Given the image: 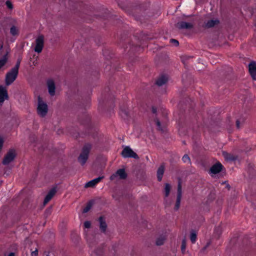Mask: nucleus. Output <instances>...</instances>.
<instances>
[{
    "mask_svg": "<svg viewBox=\"0 0 256 256\" xmlns=\"http://www.w3.org/2000/svg\"><path fill=\"white\" fill-rule=\"evenodd\" d=\"M38 114L42 118L46 116L48 112V106L40 96L38 98V106L36 108Z\"/></svg>",
    "mask_w": 256,
    "mask_h": 256,
    "instance_id": "1",
    "label": "nucleus"
},
{
    "mask_svg": "<svg viewBox=\"0 0 256 256\" xmlns=\"http://www.w3.org/2000/svg\"><path fill=\"white\" fill-rule=\"evenodd\" d=\"M92 148V145L87 144L82 148V151L78 157V162L83 166L86 162L88 158L90 151Z\"/></svg>",
    "mask_w": 256,
    "mask_h": 256,
    "instance_id": "2",
    "label": "nucleus"
},
{
    "mask_svg": "<svg viewBox=\"0 0 256 256\" xmlns=\"http://www.w3.org/2000/svg\"><path fill=\"white\" fill-rule=\"evenodd\" d=\"M18 70L12 68L6 76L5 82L6 86L11 84L16 78L18 74Z\"/></svg>",
    "mask_w": 256,
    "mask_h": 256,
    "instance_id": "3",
    "label": "nucleus"
},
{
    "mask_svg": "<svg viewBox=\"0 0 256 256\" xmlns=\"http://www.w3.org/2000/svg\"><path fill=\"white\" fill-rule=\"evenodd\" d=\"M16 156V151L14 150H10L4 158L2 163L4 165H8L12 162Z\"/></svg>",
    "mask_w": 256,
    "mask_h": 256,
    "instance_id": "4",
    "label": "nucleus"
},
{
    "mask_svg": "<svg viewBox=\"0 0 256 256\" xmlns=\"http://www.w3.org/2000/svg\"><path fill=\"white\" fill-rule=\"evenodd\" d=\"M122 156L125 158H132L135 159H138V154L134 152L129 146H126L122 152Z\"/></svg>",
    "mask_w": 256,
    "mask_h": 256,
    "instance_id": "5",
    "label": "nucleus"
},
{
    "mask_svg": "<svg viewBox=\"0 0 256 256\" xmlns=\"http://www.w3.org/2000/svg\"><path fill=\"white\" fill-rule=\"evenodd\" d=\"M36 46L34 50L38 53L42 52L44 46V36L43 35H39L36 39Z\"/></svg>",
    "mask_w": 256,
    "mask_h": 256,
    "instance_id": "6",
    "label": "nucleus"
},
{
    "mask_svg": "<svg viewBox=\"0 0 256 256\" xmlns=\"http://www.w3.org/2000/svg\"><path fill=\"white\" fill-rule=\"evenodd\" d=\"M127 174L125 172L124 169H119L116 172L110 176V180H118V178L119 177L120 179L124 180L126 178Z\"/></svg>",
    "mask_w": 256,
    "mask_h": 256,
    "instance_id": "7",
    "label": "nucleus"
},
{
    "mask_svg": "<svg viewBox=\"0 0 256 256\" xmlns=\"http://www.w3.org/2000/svg\"><path fill=\"white\" fill-rule=\"evenodd\" d=\"M194 22L180 21L176 24V27L178 29L190 30L194 28Z\"/></svg>",
    "mask_w": 256,
    "mask_h": 256,
    "instance_id": "8",
    "label": "nucleus"
},
{
    "mask_svg": "<svg viewBox=\"0 0 256 256\" xmlns=\"http://www.w3.org/2000/svg\"><path fill=\"white\" fill-rule=\"evenodd\" d=\"M182 196V189L180 182H179L178 186V192L176 202L174 206V209L175 210H178L180 206V200Z\"/></svg>",
    "mask_w": 256,
    "mask_h": 256,
    "instance_id": "9",
    "label": "nucleus"
},
{
    "mask_svg": "<svg viewBox=\"0 0 256 256\" xmlns=\"http://www.w3.org/2000/svg\"><path fill=\"white\" fill-rule=\"evenodd\" d=\"M48 92L50 96H54L56 94V84L52 79H49L46 82Z\"/></svg>",
    "mask_w": 256,
    "mask_h": 256,
    "instance_id": "10",
    "label": "nucleus"
},
{
    "mask_svg": "<svg viewBox=\"0 0 256 256\" xmlns=\"http://www.w3.org/2000/svg\"><path fill=\"white\" fill-rule=\"evenodd\" d=\"M8 98V94L6 88L0 86V104H2L4 100Z\"/></svg>",
    "mask_w": 256,
    "mask_h": 256,
    "instance_id": "11",
    "label": "nucleus"
},
{
    "mask_svg": "<svg viewBox=\"0 0 256 256\" xmlns=\"http://www.w3.org/2000/svg\"><path fill=\"white\" fill-rule=\"evenodd\" d=\"M248 68L252 77L256 80V63L254 62H251L248 65Z\"/></svg>",
    "mask_w": 256,
    "mask_h": 256,
    "instance_id": "12",
    "label": "nucleus"
},
{
    "mask_svg": "<svg viewBox=\"0 0 256 256\" xmlns=\"http://www.w3.org/2000/svg\"><path fill=\"white\" fill-rule=\"evenodd\" d=\"M104 178V176H99L96 178H94L90 182H88L84 186V188H93L97 184L101 181Z\"/></svg>",
    "mask_w": 256,
    "mask_h": 256,
    "instance_id": "13",
    "label": "nucleus"
},
{
    "mask_svg": "<svg viewBox=\"0 0 256 256\" xmlns=\"http://www.w3.org/2000/svg\"><path fill=\"white\" fill-rule=\"evenodd\" d=\"M56 192V188H52L50 190L44 198V205L46 204L53 198Z\"/></svg>",
    "mask_w": 256,
    "mask_h": 256,
    "instance_id": "14",
    "label": "nucleus"
},
{
    "mask_svg": "<svg viewBox=\"0 0 256 256\" xmlns=\"http://www.w3.org/2000/svg\"><path fill=\"white\" fill-rule=\"evenodd\" d=\"M222 164L220 162H218V163L214 164V165H213L211 167V168L210 169V171L212 174H216L220 172L222 170Z\"/></svg>",
    "mask_w": 256,
    "mask_h": 256,
    "instance_id": "15",
    "label": "nucleus"
},
{
    "mask_svg": "<svg viewBox=\"0 0 256 256\" xmlns=\"http://www.w3.org/2000/svg\"><path fill=\"white\" fill-rule=\"evenodd\" d=\"M165 167L164 164H162L158 168L156 172L158 180L160 182L164 172Z\"/></svg>",
    "mask_w": 256,
    "mask_h": 256,
    "instance_id": "16",
    "label": "nucleus"
},
{
    "mask_svg": "<svg viewBox=\"0 0 256 256\" xmlns=\"http://www.w3.org/2000/svg\"><path fill=\"white\" fill-rule=\"evenodd\" d=\"M99 222H100V230L102 232H105L106 231L107 228V225L105 220H104L102 217H100L99 218Z\"/></svg>",
    "mask_w": 256,
    "mask_h": 256,
    "instance_id": "17",
    "label": "nucleus"
},
{
    "mask_svg": "<svg viewBox=\"0 0 256 256\" xmlns=\"http://www.w3.org/2000/svg\"><path fill=\"white\" fill-rule=\"evenodd\" d=\"M168 80V78L166 76H162L160 78H158L156 80V84L158 86H162L163 84H165Z\"/></svg>",
    "mask_w": 256,
    "mask_h": 256,
    "instance_id": "18",
    "label": "nucleus"
},
{
    "mask_svg": "<svg viewBox=\"0 0 256 256\" xmlns=\"http://www.w3.org/2000/svg\"><path fill=\"white\" fill-rule=\"evenodd\" d=\"M219 20L217 19L210 20L207 22L206 24V27L210 28L214 26L219 24Z\"/></svg>",
    "mask_w": 256,
    "mask_h": 256,
    "instance_id": "19",
    "label": "nucleus"
},
{
    "mask_svg": "<svg viewBox=\"0 0 256 256\" xmlns=\"http://www.w3.org/2000/svg\"><path fill=\"white\" fill-rule=\"evenodd\" d=\"M8 60V52L0 58V69L2 68L6 63Z\"/></svg>",
    "mask_w": 256,
    "mask_h": 256,
    "instance_id": "20",
    "label": "nucleus"
},
{
    "mask_svg": "<svg viewBox=\"0 0 256 256\" xmlns=\"http://www.w3.org/2000/svg\"><path fill=\"white\" fill-rule=\"evenodd\" d=\"M120 115L125 120H128L130 117L129 111L126 109L121 110Z\"/></svg>",
    "mask_w": 256,
    "mask_h": 256,
    "instance_id": "21",
    "label": "nucleus"
},
{
    "mask_svg": "<svg viewBox=\"0 0 256 256\" xmlns=\"http://www.w3.org/2000/svg\"><path fill=\"white\" fill-rule=\"evenodd\" d=\"M171 186L169 184H166L164 189V194L166 197L168 196L170 194V191L171 190Z\"/></svg>",
    "mask_w": 256,
    "mask_h": 256,
    "instance_id": "22",
    "label": "nucleus"
},
{
    "mask_svg": "<svg viewBox=\"0 0 256 256\" xmlns=\"http://www.w3.org/2000/svg\"><path fill=\"white\" fill-rule=\"evenodd\" d=\"M222 155H223L224 157L225 158V159H226L227 160H234V157L233 155H232L229 153H228L226 152H222Z\"/></svg>",
    "mask_w": 256,
    "mask_h": 256,
    "instance_id": "23",
    "label": "nucleus"
},
{
    "mask_svg": "<svg viewBox=\"0 0 256 256\" xmlns=\"http://www.w3.org/2000/svg\"><path fill=\"white\" fill-rule=\"evenodd\" d=\"M165 238L164 236H160L156 240V244L157 246H161L164 244L165 240Z\"/></svg>",
    "mask_w": 256,
    "mask_h": 256,
    "instance_id": "24",
    "label": "nucleus"
},
{
    "mask_svg": "<svg viewBox=\"0 0 256 256\" xmlns=\"http://www.w3.org/2000/svg\"><path fill=\"white\" fill-rule=\"evenodd\" d=\"M190 239L192 243H194L196 240V234L194 230L190 232Z\"/></svg>",
    "mask_w": 256,
    "mask_h": 256,
    "instance_id": "25",
    "label": "nucleus"
},
{
    "mask_svg": "<svg viewBox=\"0 0 256 256\" xmlns=\"http://www.w3.org/2000/svg\"><path fill=\"white\" fill-rule=\"evenodd\" d=\"M10 32L12 36L16 35L18 34V30L14 26H12L10 28Z\"/></svg>",
    "mask_w": 256,
    "mask_h": 256,
    "instance_id": "26",
    "label": "nucleus"
},
{
    "mask_svg": "<svg viewBox=\"0 0 256 256\" xmlns=\"http://www.w3.org/2000/svg\"><path fill=\"white\" fill-rule=\"evenodd\" d=\"M222 228L220 226H218L214 230V234L217 237V238H219L220 234H222Z\"/></svg>",
    "mask_w": 256,
    "mask_h": 256,
    "instance_id": "27",
    "label": "nucleus"
},
{
    "mask_svg": "<svg viewBox=\"0 0 256 256\" xmlns=\"http://www.w3.org/2000/svg\"><path fill=\"white\" fill-rule=\"evenodd\" d=\"M92 205V203L91 202H90L86 205V206L84 208L82 212L84 213H86L90 209Z\"/></svg>",
    "mask_w": 256,
    "mask_h": 256,
    "instance_id": "28",
    "label": "nucleus"
},
{
    "mask_svg": "<svg viewBox=\"0 0 256 256\" xmlns=\"http://www.w3.org/2000/svg\"><path fill=\"white\" fill-rule=\"evenodd\" d=\"M183 162L185 163H188V164H190V157L187 154H184L182 158Z\"/></svg>",
    "mask_w": 256,
    "mask_h": 256,
    "instance_id": "29",
    "label": "nucleus"
},
{
    "mask_svg": "<svg viewBox=\"0 0 256 256\" xmlns=\"http://www.w3.org/2000/svg\"><path fill=\"white\" fill-rule=\"evenodd\" d=\"M102 250L100 248L98 249L97 250L94 252L92 254V256H100L102 254Z\"/></svg>",
    "mask_w": 256,
    "mask_h": 256,
    "instance_id": "30",
    "label": "nucleus"
},
{
    "mask_svg": "<svg viewBox=\"0 0 256 256\" xmlns=\"http://www.w3.org/2000/svg\"><path fill=\"white\" fill-rule=\"evenodd\" d=\"M186 239H184L182 240V243L181 245V250L182 253H184L186 250Z\"/></svg>",
    "mask_w": 256,
    "mask_h": 256,
    "instance_id": "31",
    "label": "nucleus"
},
{
    "mask_svg": "<svg viewBox=\"0 0 256 256\" xmlns=\"http://www.w3.org/2000/svg\"><path fill=\"white\" fill-rule=\"evenodd\" d=\"M31 252V256H38V248H36L34 250H32L30 249Z\"/></svg>",
    "mask_w": 256,
    "mask_h": 256,
    "instance_id": "32",
    "label": "nucleus"
},
{
    "mask_svg": "<svg viewBox=\"0 0 256 256\" xmlns=\"http://www.w3.org/2000/svg\"><path fill=\"white\" fill-rule=\"evenodd\" d=\"M6 4L8 8L10 10H12L13 8V5L10 0H7L6 2Z\"/></svg>",
    "mask_w": 256,
    "mask_h": 256,
    "instance_id": "33",
    "label": "nucleus"
},
{
    "mask_svg": "<svg viewBox=\"0 0 256 256\" xmlns=\"http://www.w3.org/2000/svg\"><path fill=\"white\" fill-rule=\"evenodd\" d=\"M20 60H18L16 64V66L12 68H14V69L18 71V68H19V67H20Z\"/></svg>",
    "mask_w": 256,
    "mask_h": 256,
    "instance_id": "34",
    "label": "nucleus"
},
{
    "mask_svg": "<svg viewBox=\"0 0 256 256\" xmlns=\"http://www.w3.org/2000/svg\"><path fill=\"white\" fill-rule=\"evenodd\" d=\"M90 222H89V221H86L84 222V226L85 228H90Z\"/></svg>",
    "mask_w": 256,
    "mask_h": 256,
    "instance_id": "35",
    "label": "nucleus"
},
{
    "mask_svg": "<svg viewBox=\"0 0 256 256\" xmlns=\"http://www.w3.org/2000/svg\"><path fill=\"white\" fill-rule=\"evenodd\" d=\"M155 122H156V124L158 126V128L159 130H162V129L161 128V126H160V122L159 121V120L156 119L155 120Z\"/></svg>",
    "mask_w": 256,
    "mask_h": 256,
    "instance_id": "36",
    "label": "nucleus"
},
{
    "mask_svg": "<svg viewBox=\"0 0 256 256\" xmlns=\"http://www.w3.org/2000/svg\"><path fill=\"white\" fill-rule=\"evenodd\" d=\"M190 58V56H184L182 58V62L184 64H185V63L186 62V60H188Z\"/></svg>",
    "mask_w": 256,
    "mask_h": 256,
    "instance_id": "37",
    "label": "nucleus"
},
{
    "mask_svg": "<svg viewBox=\"0 0 256 256\" xmlns=\"http://www.w3.org/2000/svg\"><path fill=\"white\" fill-rule=\"evenodd\" d=\"M170 42L172 43H174L176 46H178V42L175 39H171Z\"/></svg>",
    "mask_w": 256,
    "mask_h": 256,
    "instance_id": "38",
    "label": "nucleus"
},
{
    "mask_svg": "<svg viewBox=\"0 0 256 256\" xmlns=\"http://www.w3.org/2000/svg\"><path fill=\"white\" fill-rule=\"evenodd\" d=\"M4 140L2 138H0V151L1 150L3 146Z\"/></svg>",
    "mask_w": 256,
    "mask_h": 256,
    "instance_id": "39",
    "label": "nucleus"
},
{
    "mask_svg": "<svg viewBox=\"0 0 256 256\" xmlns=\"http://www.w3.org/2000/svg\"><path fill=\"white\" fill-rule=\"evenodd\" d=\"M236 126L238 128H240V120H237L236 122Z\"/></svg>",
    "mask_w": 256,
    "mask_h": 256,
    "instance_id": "40",
    "label": "nucleus"
},
{
    "mask_svg": "<svg viewBox=\"0 0 256 256\" xmlns=\"http://www.w3.org/2000/svg\"><path fill=\"white\" fill-rule=\"evenodd\" d=\"M8 20L10 21V22L12 24H16V21L15 20H13V19H8Z\"/></svg>",
    "mask_w": 256,
    "mask_h": 256,
    "instance_id": "41",
    "label": "nucleus"
},
{
    "mask_svg": "<svg viewBox=\"0 0 256 256\" xmlns=\"http://www.w3.org/2000/svg\"><path fill=\"white\" fill-rule=\"evenodd\" d=\"M209 245H210V243L208 242V244H207L206 245V246H204V247L203 248V250H205L206 248H207L208 246H209Z\"/></svg>",
    "mask_w": 256,
    "mask_h": 256,
    "instance_id": "42",
    "label": "nucleus"
},
{
    "mask_svg": "<svg viewBox=\"0 0 256 256\" xmlns=\"http://www.w3.org/2000/svg\"><path fill=\"white\" fill-rule=\"evenodd\" d=\"M32 63H33V65H34V66H36V65L37 64H38V62H37V61H36V60H35V61L33 62H32Z\"/></svg>",
    "mask_w": 256,
    "mask_h": 256,
    "instance_id": "43",
    "label": "nucleus"
},
{
    "mask_svg": "<svg viewBox=\"0 0 256 256\" xmlns=\"http://www.w3.org/2000/svg\"><path fill=\"white\" fill-rule=\"evenodd\" d=\"M152 111L154 113H156V108H153L152 109Z\"/></svg>",
    "mask_w": 256,
    "mask_h": 256,
    "instance_id": "44",
    "label": "nucleus"
},
{
    "mask_svg": "<svg viewBox=\"0 0 256 256\" xmlns=\"http://www.w3.org/2000/svg\"><path fill=\"white\" fill-rule=\"evenodd\" d=\"M8 256H14V252H11Z\"/></svg>",
    "mask_w": 256,
    "mask_h": 256,
    "instance_id": "45",
    "label": "nucleus"
},
{
    "mask_svg": "<svg viewBox=\"0 0 256 256\" xmlns=\"http://www.w3.org/2000/svg\"><path fill=\"white\" fill-rule=\"evenodd\" d=\"M3 47V46L2 44L0 46V49L1 50Z\"/></svg>",
    "mask_w": 256,
    "mask_h": 256,
    "instance_id": "46",
    "label": "nucleus"
},
{
    "mask_svg": "<svg viewBox=\"0 0 256 256\" xmlns=\"http://www.w3.org/2000/svg\"><path fill=\"white\" fill-rule=\"evenodd\" d=\"M46 256H50L49 254H47Z\"/></svg>",
    "mask_w": 256,
    "mask_h": 256,
    "instance_id": "47",
    "label": "nucleus"
}]
</instances>
